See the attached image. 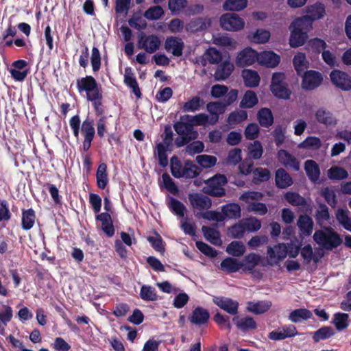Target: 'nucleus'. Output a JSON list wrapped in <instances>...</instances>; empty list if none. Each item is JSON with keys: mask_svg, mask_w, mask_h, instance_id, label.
I'll use <instances>...</instances> for the list:
<instances>
[{"mask_svg": "<svg viewBox=\"0 0 351 351\" xmlns=\"http://www.w3.org/2000/svg\"><path fill=\"white\" fill-rule=\"evenodd\" d=\"M297 225L304 236H309L311 234L313 229V221L311 217L306 215H300Z\"/></svg>", "mask_w": 351, "mask_h": 351, "instance_id": "obj_28", "label": "nucleus"}, {"mask_svg": "<svg viewBox=\"0 0 351 351\" xmlns=\"http://www.w3.org/2000/svg\"><path fill=\"white\" fill-rule=\"evenodd\" d=\"M258 54L251 48H245L237 56L236 64L239 67H245L258 61Z\"/></svg>", "mask_w": 351, "mask_h": 351, "instance_id": "obj_14", "label": "nucleus"}, {"mask_svg": "<svg viewBox=\"0 0 351 351\" xmlns=\"http://www.w3.org/2000/svg\"><path fill=\"white\" fill-rule=\"evenodd\" d=\"M189 199L195 209L207 210L212 206L211 199L202 193L189 194Z\"/></svg>", "mask_w": 351, "mask_h": 351, "instance_id": "obj_15", "label": "nucleus"}, {"mask_svg": "<svg viewBox=\"0 0 351 351\" xmlns=\"http://www.w3.org/2000/svg\"><path fill=\"white\" fill-rule=\"evenodd\" d=\"M204 104V101L202 98L194 96L184 104L182 110L184 112H196L199 110Z\"/></svg>", "mask_w": 351, "mask_h": 351, "instance_id": "obj_37", "label": "nucleus"}, {"mask_svg": "<svg viewBox=\"0 0 351 351\" xmlns=\"http://www.w3.org/2000/svg\"><path fill=\"white\" fill-rule=\"evenodd\" d=\"M227 182L224 175L216 174L205 181L206 185L203 187V191L205 194L213 197H223L226 194L223 186Z\"/></svg>", "mask_w": 351, "mask_h": 351, "instance_id": "obj_4", "label": "nucleus"}, {"mask_svg": "<svg viewBox=\"0 0 351 351\" xmlns=\"http://www.w3.org/2000/svg\"><path fill=\"white\" fill-rule=\"evenodd\" d=\"M311 21L307 18H297L289 26V44L292 47L303 45L308 38L307 33L311 29Z\"/></svg>", "mask_w": 351, "mask_h": 351, "instance_id": "obj_1", "label": "nucleus"}, {"mask_svg": "<svg viewBox=\"0 0 351 351\" xmlns=\"http://www.w3.org/2000/svg\"><path fill=\"white\" fill-rule=\"evenodd\" d=\"M276 185L279 189H287L293 184V179L283 168L276 170L275 175Z\"/></svg>", "mask_w": 351, "mask_h": 351, "instance_id": "obj_25", "label": "nucleus"}, {"mask_svg": "<svg viewBox=\"0 0 351 351\" xmlns=\"http://www.w3.org/2000/svg\"><path fill=\"white\" fill-rule=\"evenodd\" d=\"M335 335L334 330L330 326H323L313 333V339L315 342L329 339Z\"/></svg>", "mask_w": 351, "mask_h": 351, "instance_id": "obj_48", "label": "nucleus"}, {"mask_svg": "<svg viewBox=\"0 0 351 351\" xmlns=\"http://www.w3.org/2000/svg\"><path fill=\"white\" fill-rule=\"evenodd\" d=\"M181 120H186L193 124V127L199 125H205L208 121V116L204 113H199L195 116L189 114L181 117Z\"/></svg>", "mask_w": 351, "mask_h": 351, "instance_id": "obj_43", "label": "nucleus"}, {"mask_svg": "<svg viewBox=\"0 0 351 351\" xmlns=\"http://www.w3.org/2000/svg\"><path fill=\"white\" fill-rule=\"evenodd\" d=\"M264 152L263 147L258 141H254L248 147V156L250 158L257 160L261 158Z\"/></svg>", "mask_w": 351, "mask_h": 351, "instance_id": "obj_53", "label": "nucleus"}, {"mask_svg": "<svg viewBox=\"0 0 351 351\" xmlns=\"http://www.w3.org/2000/svg\"><path fill=\"white\" fill-rule=\"evenodd\" d=\"M307 15L301 18H307L311 21V27L313 26V22L315 20L322 19L324 16L325 9L322 3H315L306 8Z\"/></svg>", "mask_w": 351, "mask_h": 351, "instance_id": "obj_23", "label": "nucleus"}, {"mask_svg": "<svg viewBox=\"0 0 351 351\" xmlns=\"http://www.w3.org/2000/svg\"><path fill=\"white\" fill-rule=\"evenodd\" d=\"M242 76L246 86L254 88L259 84L260 77L256 71L245 69Z\"/></svg>", "mask_w": 351, "mask_h": 351, "instance_id": "obj_35", "label": "nucleus"}, {"mask_svg": "<svg viewBox=\"0 0 351 351\" xmlns=\"http://www.w3.org/2000/svg\"><path fill=\"white\" fill-rule=\"evenodd\" d=\"M206 109L212 115L213 123H215L219 120V115L225 112L226 106L222 101H211L207 104Z\"/></svg>", "mask_w": 351, "mask_h": 351, "instance_id": "obj_27", "label": "nucleus"}, {"mask_svg": "<svg viewBox=\"0 0 351 351\" xmlns=\"http://www.w3.org/2000/svg\"><path fill=\"white\" fill-rule=\"evenodd\" d=\"M228 254L233 256H241L245 252V247L241 241H232L226 247Z\"/></svg>", "mask_w": 351, "mask_h": 351, "instance_id": "obj_49", "label": "nucleus"}, {"mask_svg": "<svg viewBox=\"0 0 351 351\" xmlns=\"http://www.w3.org/2000/svg\"><path fill=\"white\" fill-rule=\"evenodd\" d=\"M280 56L273 51H265L258 54L259 64L267 67H275L280 62Z\"/></svg>", "mask_w": 351, "mask_h": 351, "instance_id": "obj_21", "label": "nucleus"}, {"mask_svg": "<svg viewBox=\"0 0 351 351\" xmlns=\"http://www.w3.org/2000/svg\"><path fill=\"white\" fill-rule=\"evenodd\" d=\"M197 162L203 168H210L217 163V158L210 155H199L196 157Z\"/></svg>", "mask_w": 351, "mask_h": 351, "instance_id": "obj_58", "label": "nucleus"}, {"mask_svg": "<svg viewBox=\"0 0 351 351\" xmlns=\"http://www.w3.org/2000/svg\"><path fill=\"white\" fill-rule=\"evenodd\" d=\"M313 239L319 245L328 250H332L342 243L340 236L331 228L315 231Z\"/></svg>", "mask_w": 351, "mask_h": 351, "instance_id": "obj_3", "label": "nucleus"}, {"mask_svg": "<svg viewBox=\"0 0 351 351\" xmlns=\"http://www.w3.org/2000/svg\"><path fill=\"white\" fill-rule=\"evenodd\" d=\"M185 145L184 152L191 156L202 152L204 149V144L200 141L194 140Z\"/></svg>", "mask_w": 351, "mask_h": 351, "instance_id": "obj_51", "label": "nucleus"}, {"mask_svg": "<svg viewBox=\"0 0 351 351\" xmlns=\"http://www.w3.org/2000/svg\"><path fill=\"white\" fill-rule=\"evenodd\" d=\"M312 317L313 313L311 311L304 308L295 309L292 311L289 315V321L293 323H298Z\"/></svg>", "mask_w": 351, "mask_h": 351, "instance_id": "obj_29", "label": "nucleus"}, {"mask_svg": "<svg viewBox=\"0 0 351 351\" xmlns=\"http://www.w3.org/2000/svg\"><path fill=\"white\" fill-rule=\"evenodd\" d=\"M207 28V24L205 19L197 18L191 20L186 25V30L188 32H195L204 30Z\"/></svg>", "mask_w": 351, "mask_h": 351, "instance_id": "obj_50", "label": "nucleus"}, {"mask_svg": "<svg viewBox=\"0 0 351 351\" xmlns=\"http://www.w3.org/2000/svg\"><path fill=\"white\" fill-rule=\"evenodd\" d=\"M167 205L175 215L181 217L184 216L186 208L180 201L173 197H168Z\"/></svg>", "mask_w": 351, "mask_h": 351, "instance_id": "obj_38", "label": "nucleus"}, {"mask_svg": "<svg viewBox=\"0 0 351 351\" xmlns=\"http://www.w3.org/2000/svg\"><path fill=\"white\" fill-rule=\"evenodd\" d=\"M322 143L317 136H308L298 145V147L310 150H317L322 147Z\"/></svg>", "mask_w": 351, "mask_h": 351, "instance_id": "obj_42", "label": "nucleus"}, {"mask_svg": "<svg viewBox=\"0 0 351 351\" xmlns=\"http://www.w3.org/2000/svg\"><path fill=\"white\" fill-rule=\"evenodd\" d=\"M140 298L147 302H154L158 299L156 289L150 285H144L141 287Z\"/></svg>", "mask_w": 351, "mask_h": 351, "instance_id": "obj_34", "label": "nucleus"}, {"mask_svg": "<svg viewBox=\"0 0 351 351\" xmlns=\"http://www.w3.org/2000/svg\"><path fill=\"white\" fill-rule=\"evenodd\" d=\"M202 231L206 240L211 243L217 245L221 243L219 232L214 228L203 226Z\"/></svg>", "mask_w": 351, "mask_h": 351, "instance_id": "obj_33", "label": "nucleus"}, {"mask_svg": "<svg viewBox=\"0 0 351 351\" xmlns=\"http://www.w3.org/2000/svg\"><path fill=\"white\" fill-rule=\"evenodd\" d=\"M328 176L331 180H343L348 178V172L341 167L334 166L328 171Z\"/></svg>", "mask_w": 351, "mask_h": 351, "instance_id": "obj_59", "label": "nucleus"}, {"mask_svg": "<svg viewBox=\"0 0 351 351\" xmlns=\"http://www.w3.org/2000/svg\"><path fill=\"white\" fill-rule=\"evenodd\" d=\"M306 173L311 181L317 182L320 176V170L318 165L313 160H307L304 162Z\"/></svg>", "mask_w": 351, "mask_h": 351, "instance_id": "obj_30", "label": "nucleus"}, {"mask_svg": "<svg viewBox=\"0 0 351 351\" xmlns=\"http://www.w3.org/2000/svg\"><path fill=\"white\" fill-rule=\"evenodd\" d=\"M233 322L237 328L242 332H247L250 330H254L257 328V324L255 320L250 316L239 317L235 316L232 318Z\"/></svg>", "mask_w": 351, "mask_h": 351, "instance_id": "obj_22", "label": "nucleus"}, {"mask_svg": "<svg viewBox=\"0 0 351 351\" xmlns=\"http://www.w3.org/2000/svg\"><path fill=\"white\" fill-rule=\"evenodd\" d=\"M210 314L208 311L200 306L195 308L189 317V321L196 325H202L207 323Z\"/></svg>", "mask_w": 351, "mask_h": 351, "instance_id": "obj_24", "label": "nucleus"}, {"mask_svg": "<svg viewBox=\"0 0 351 351\" xmlns=\"http://www.w3.org/2000/svg\"><path fill=\"white\" fill-rule=\"evenodd\" d=\"M336 217L339 223L345 229L351 232V219L348 215V211L343 209H339L337 212Z\"/></svg>", "mask_w": 351, "mask_h": 351, "instance_id": "obj_60", "label": "nucleus"}, {"mask_svg": "<svg viewBox=\"0 0 351 351\" xmlns=\"http://www.w3.org/2000/svg\"><path fill=\"white\" fill-rule=\"evenodd\" d=\"M173 128L178 134L174 141L175 145L178 147H183L198 138V132L193 127V124L186 120L180 119L176 122L173 124Z\"/></svg>", "mask_w": 351, "mask_h": 351, "instance_id": "obj_2", "label": "nucleus"}, {"mask_svg": "<svg viewBox=\"0 0 351 351\" xmlns=\"http://www.w3.org/2000/svg\"><path fill=\"white\" fill-rule=\"evenodd\" d=\"M221 211L225 217L229 219H238L241 217V207L235 203L223 206Z\"/></svg>", "mask_w": 351, "mask_h": 351, "instance_id": "obj_39", "label": "nucleus"}, {"mask_svg": "<svg viewBox=\"0 0 351 351\" xmlns=\"http://www.w3.org/2000/svg\"><path fill=\"white\" fill-rule=\"evenodd\" d=\"M271 90L278 98L288 99L291 95V90L285 82V75L282 73H275L272 76Z\"/></svg>", "mask_w": 351, "mask_h": 351, "instance_id": "obj_5", "label": "nucleus"}, {"mask_svg": "<svg viewBox=\"0 0 351 351\" xmlns=\"http://www.w3.org/2000/svg\"><path fill=\"white\" fill-rule=\"evenodd\" d=\"M36 219L35 212L29 208L23 211L21 226L23 230H30L34 225Z\"/></svg>", "mask_w": 351, "mask_h": 351, "instance_id": "obj_40", "label": "nucleus"}, {"mask_svg": "<svg viewBox=\"0 0 351 351\" xmlns=\"http://www.w3.org/2000/svg\"><path fill=\"white\" fill-rule=\"evenodd\" d=\"M247 118V113L245 110H240L231 112L228 117L229 124L241 123Z\"/></svg>", "mask_w": 351, "mask_h": 351, "instance_id": "obj_63", "label": "nucleus"}, {"mask_svg": "<svg viewBox=\"0 0 351 351\" xmlns=\"http://www.w3.org/2000/svg\"><path fill=\"white\" fill-rule=\"evenodd\" d=\"M316 121L326 126H334L337 123V120L333 114L325 108H319L315 112Z\"/></svg>", "mask_w": 351, "mask_h": 351, "instance_id": "obj_17", "label": "nucleus"}, {"mask_svg": "<svg viewBox=\"0 0 351 351\" xmlns=\"http://www.w3.org/2000/svg\"><path fill=\"white\" fill-rule=\"evenodd\" d=\"M322 81L323 77L319 72L310 70L304 73L302 87L307 90H314L322 84Z\"/></svg>", "mask_w": 351, "mask_h": 351, "instance_id": "obj_9", "label": "nucleus"}, {"mask_svg": "<svg viewBox=\"0 0 351 351\" xmlns=\"http://www.w3.org/2000/svg\"><path fill=\"white\" fill-rule=\"evenodd\" d=\"M288 254V247L285 243H279L274 247L268 246L267 260L269 265H278Z\"/></svg>", "mask_w": 351, "mask_h": 351, "instance_id": "obj_7", "label": "nucleus"}, {"mask_svg": "<svg viewBox=\"0 0 351 351\" xmlns=\"http://www.w3.org/2000/svg\"><path fill=\"white\" fill-rule=\"evenodd\" d=\"M220 24L223 29L238 31L243 28L245 23L237 14L227 13L220 18Z\"/></svg>", "mask_w": 351, "mask_h": 351, "instance_id": "obj_8", "label": "nucleus"}, {"mask_svg": "<svg viewBox=\"0 0 351 351\" xmlns=\"http://www.w3.org/2000/svg\"><path fill=\"white\" fill-rule=\"evenodd\" d=\"M308 62L304 53H298L294 56L293 65L298 74L300 75L307 67Z\"/></svg>", "mask_w": 351, "mask_h": 351, "instance_id": "obj_56", "label": "nucleus"}, {"mask_svg": "<svg viewBox=\"0 0 351 351\" xmlns=\"http://www.w3.org/2000/svg\"><path fill=\"white\" fill-rule=\"evenodd\" d=\"M184 43L182 38L176 36H168L165 42V49L174 56L180 57L183 53Z\"/></svg>", "mask_w": 351, "mask_h": 351, "instance_id": "obj_12", "label": "nucleus"}, {"mask_svg": "<svg viewBox=\"0 0 351 351\" xmlns=\"http://www.w3.org/2000/svg\"><path fill=\"white\" fill-rule=\"evenodd\" d=\"M243 265V263L239 262L237 259L228 257L221 261L220 267L227 273H233L239 271Z\"/></svg>", "mask_w": 351, "mask_h": 351, "instance_id": "obj_32", "label": "nucleus"}, {"mask_svg": "<svg viewBox=\"0 0 351 351\" xmlns=\"http://www.w3.org/2000/svg\"><path fill=\"white\" fill-rule=\"evenodd\" d=\"M332 82L343 90L351 89V77L339 70L332 71L330 75Z\"/></svg>", "mask_w": 351, "mask_h": 351, "instance_id": "obj_13", "label": "nucleus"}, {"mask_svg": "<svg viewBox=\"0 0 351 351\" xmlns=\"http://www.w3.org/2000/svg\"><path fill=\"white\" fill-rule=\"evenodd\" d=\"M349 315L346 313H337L334 315L332 323L337 330H345L349 325Z\"/></svg>", "mask_w": 351, "mask_h": 351, "instance_id": "obj_47", "label": "nucleus"}, {"mask_svg": "<svg viewBox=\"0 0 351 351\" xmlns=\"http://www.w3.org/2000/svg\"><path fill=\"white\" fill-rule=\"evenodd\" d=\"M171 172L176 178H182V171L184 166L176 156H173L170 160Z\"/></svg>", "mask_w": 351, "mask_h": 351, "instance_id": "obj_57", "label": "nucleus"}, {"mask_svg": "<svg viewBox=\"0 0 351 351\" xmlns=\"http://www.w3.org/2000/svg\"><path fill=\"white\" fill-rule=\"evenodd\" d=\"M76 84L79 93H86V99L101 92V86L97 84L96 80L90 75L77 79Z\"/></svg>", "mask_w": 351, "mask_h": 351, "instance_id": "obj_6", "label": "nucleus"}, {"mask_svg": "<svg viewBox=\"0 0 351 351\" xmlns=\"http://www.w3.org/2000/svg\"><path fill=\"white\" fill-rule=\"evenodd\" d=\"M257 117L260 125L263 127L269 128L273 124V114L269 108H261L258 111Z\"/></svg>", "mask_w": 351, "mask_h": 351, "instance_id": "obj_36", "label": "nucleus"}, {"mask_svg": "<svg viewBox=\"0 0 351 351\" xmlns=\"http://www.w3.org/2000/svg\"><path fill=\"white\" fill-rule=\"evenodd\" d=\"M233 70V64L226 61L218 66L215 73V79L217 80H224L231 75Z\"/></svg>", "mask_w": 351, "mask_h": 351, "instance_id": "obj_31", "label": "nucleus"}, {"mask_svg": "<svg viewBox=\"0 0 351 351\" xmlns=\"http://www.w3.org/2000/svg\"><path fill=\"white\" fill-rule=\"evenodd\" d=\"M213 301L215 304L227 312L228 314L235 315L238 313L239 302L226 297H214Z\"/></svg>", "mask_w": 351, "mask_h": 351, "instance_id": "obj_11", "label": "nucleus"}, {"mask_svg": "<svg viewBox=\"0 0 351 351\" xmlns=\"http://www.w3.org/2000/svg\"><path fill=\"white\" fill-rule=\"evenodd\" d=\"M247 5V0H226L223 5L225 10L241 11Z\"/></svg>", "mask_w": 351, "mask_h": 351, "instance_id": "obj_45", "label": "nucleus"}, {"mask_svg": "<svg viewBox=\"0 0 351 351\" xmlns=\"http://www.w3.org/2000/svg\"><path fill=\"white\" fill-rule=\"evenodd\" d=\"M124 83L128 87L132 88L133 93L137 98H140L141 97V93L138 87V84L130 67L125 69Z\"/></svg>", "mask_w": 351, "mask_h": 351, "instance_id": "obj_26", "label": "nucleus"}, {"mask_svg": "<svg viewBox=\"0 0 351 351\" xmlns=\"http://www.w3.org/2000/svg\"><path fill=\"white\" fill-rule=\"evenodd\" d=\"M271 305V302L268 300L249 301L247 302L246 309L255 315H261L267 312Z\"/></svg>", "mask_w": 351, "mask_h": 351, "instance_id": "obj_20", "label": "nucleus"}, {"mask_svg": "<svg viewBox=\"0 0 351 351\" xmlns=\"http://www.w3.org/2000/svg\"><path fill=\"white\" fill-rule=\"evenodd\" d=\"M182 178H193L199 174V169L191 160H187L184 162Z\"/></svg>", "mask_w": 351, "mask_h": 351, "instance_id": "obj_46", "label": "nucleus"}, {"mask_svg": "<svg viewBox=\"0 0 351 351\" xmlns=\"http://www.w3.org/2000/svg\"><path fill=\"white\" fill-rule=\"evenodd\" d=\"M298 335V330L294 325L284 326L278 330L269 332V338L271 340H282L288 337H292Z\"/></svg>", "mask_w": 351, "mask_h": 351, "instance_id": "obj_16", "label": "nucleus"}, {"mask_svg": "<svg viewBox=\"0 0 351 351\" xmlns=\"http://www.w3.org/2000/svg\"><path fill=\"white\" fill-rule=\"evenodd\" d=\"M97 184L99 189H104L108 182L107 175V166L105 163L99 165L97 173Z\"/></svg>", "mask_w": 351, "mask_h": 351, "instance_id": "obj_41", "label": "nucleus"}, {"mask_svg": "<svg viewBox=\"0 0 351 351\" xmlns=\"http://www.w3.org/2000/svg\"><path fill=\"white\" fill-rule=\"evenodd\" d=\"M164 14L162 7L159 5L153 6L147 10L144 16L149 20H158Z\"/></svg>", "mask_w": 351, "mask_h": 351, "instance_id": "obj_64", "label": "nucleus"}, {"mask_svg": "<svg viewBox=\"0 0 351 351\" xmlns=\"http://www.w3.org/2000/svg\"><path fill=\"white\" fill-rule=\"evenodd\" d=\"M330 218L328 208L324 204H320L315 214V219L319 224L328 221Z\"/></svg>", "mask_w": 351, "mask_h": 351, "instance_id": "obj_62", "label": "nucleus"}, {"mask_svg": "<svg viewBox=\"0 0 351 351\" xmlns=\"http://www.w3.org/2000/svg\"><path fill=\"white\" fill-rule=\"evenodd\" d=\"M96 219L101 222V228L108 237H111L114 234V228L110 215L106 212L96 216Z\"/></svg>", "mask_w": 351, "mask_h": 351, "instance_id": "obj_19", "label": "nucleus"}, {"mask_svg": "<svg viewBox=\"0 0 351 351\" xmlns=\"http://www.w3.org/2000/svg\"><path fill=\"white\" fill-rule=\"evenodd\" d=\"M279 162L287 167H291L295 171L300 169V162L298 159L285 149H280L278 152Z\"/></svg>", "mask_w": 351, "mask_h": 351, "instance_id": "obj_18", "label": "nucleus"}, {"mask_svg": "<svg viewBox=\"0 0 351 351\" xmlns=\"http://www.w3.org/2000/svg\"><path fill=\"white\" fill-rule=\"evenodd\" d=\"M285 199L291 205L295 206L306 205V199L295 192H287L285 195Z\"/></svg>", "mask_w": 351, "mask_h": 351, "instance_id": "obj_55", "label": "nucleus"}, {"mask_svg": "<svg viewBox=\"0 0 351 351\" xmlns=\"http://www.w3.org/2000/svg\"><path fill=\"white\" fill-rule=\"evenodd\" d=\"M257 103L258 98L256 93L252 90H247L243 97L240 106L250 108L254 107Z\"/></svg>", "mask_w": 351, "mask_h": 351, "instance_id": "obj_52", "label": "nucleus"}, {"mask_svg": "<svg viewBox=\"0 0 351 351\" xmlns=\"http://www.w3.org/2000/svg\"><path fill=\"white\" fill-rule=\"evenodd\" d=\"M167 147L162 143L156 145L155 154L157 155L158 163L162 167H165L168 165V158L167 155Z\"/></svg>", "mask_w": 351, "mask_h": 351, "instance_id": "obj_54", "label": "nucleus"}, {"mask_svg": "<svg viewBox=\"0 0 351 351\" xmlns=\"http://www.w3.org/2000/svg\"><path fill=\"white\" fill-rule=\"evenodd\" d=\"M160 44L161 41L156 35H142L138 41V47L149 53H153L159 49Z\"/></svg>", "mask_w": 351, "mask_h": 351, "instance_id": "obj_10", "label": "nucleus"}, {"mask_svg": "<svg viewBox=\"0 0 351 351\" xmlns=\"http://www.w3.org/2000/svg\"><path fill=\"white\" fill-rule=\"evenodd\" d=\"M252 182L255 184H258L263 182H267L270 179V171L266 168L258 167L253 171Z\"/></svg>", "mask_w": 351, "mask_h": 351, "instance_id": "obj_44", "label": "nucleus"}, {"mask_svg": "<svg viewBox=\"0 0 351 351\" xmlns=\"http://www.w3.org/2000/svg\"><path fill=\"white\" fill-rule=\"evenodd\" d=\"M82 132L84 138L93 139L95 136V128L93 127V121L92 119H86L82 124Z\"/></svg>", "mask_w": 351, "mask_h": 351, "instance_id": "obj_61", "label": "nucleus"}]
</instances>
